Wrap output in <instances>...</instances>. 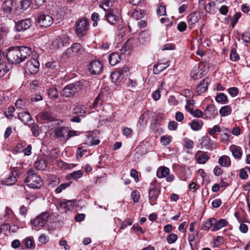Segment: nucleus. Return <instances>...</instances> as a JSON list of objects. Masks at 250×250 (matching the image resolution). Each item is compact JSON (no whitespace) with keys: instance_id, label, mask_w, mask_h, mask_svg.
Returning <instances> with one entry per match:
<instances>
[{"instance_id":"obj_40","label":"nucleus","mask_w":250,"mask_h":250,"mask_svg":"<svg viewBox=\"0 0 250 250\" xmlns=\"http://www.w3.org/2000/svg\"><path fill=\"white\" fill-rule=\"evenodd\" d=\"M215 100L218 103L226 104L228 102V97L224 93H220L216 96Z\"/></svg>"},{"instance_id":"obj_50","label":"nucleus","mask_w":250,"mask_h":250,"mask_svg":"<svg viewBox=\"0 0 250 250\" xmlns=\"http://www.w3.org/2000/svg\"><path fill=\"white\" fill-rule=\"evenodd\" d=\"M172 137L169 136H163L161 137V143L164 146L168 145L171 140Z\"/></svg>"},{"instance_id":"obj_38","label":"nucleus","mask_w":250,"mask_h":250,"mask_svg":"<svg viewBox=\"0 0 250 250\" xmlns=\"http://www.w3.org/2000/svg\"><path fill=\"white\" fill-rule=\"evenodd\" d=\"M211 139L208 136L204 137L202 140V144L205 147L208 149L212 150L214 147L212 146L215 145L210 144Z\"/></svg>"},{"instance_id":"obj_23","label":"nucleus","mask_w":250,"mask_h":250,"mask_svg":"<svg viewBox=\"0 0 250 250\" xmlns=\"http://www.w3.org/2000/svg\"><path fill=\"white\" fill-rule=\"evenodd\" d=\"M204 73L199 69V67L195 66L190 72V76L194 80H198L201 78Z\"/></svg>"},{"instance_id":"obj_62","label":"nucleus","mask_w":250,"mask_h":250,"mask_svg":"<svg viewBox=\"0 0 250 250\" xmlns=\"http://www.w3.org/2000/svg\"><path fill=\"white\" fill-rule=\"evenodd\" d=\"M185 146L188 149H191L194 146V142L188 139H186L184 140Z\"/></svg>"},{"instance_id":"obj_13","label":"nucleus","mask_w":250,"mask_h":250,"mask_svg":"<svg viewBox=\"0 0 250 250\" xmlns=\"http://www.w3.org/2000/svg\"><path fill=\"white\" fill-rule=\"evenodd\" d=\"M39 66L38 61L36 59L32 58L26 62L25 69L30 74H36L39 70Z\"/></svg>"},{"instance_id":"obj_30","label":"nucleus","mask_w":250,"mask_h":250,"mask_svg":"<svg viewBox=\"0 0 250 250\" xmlns=\"http://www.w3.org/2000/svg\"><path fill=\"white\" fill-rule=\"evenodd\" d=\"M83 172L81 170L74 171L67 175V178L69 180H77L83 176Z\"/></svg>"},{"instance_id":"obj_6","label":"nucleus","mask_w":250,"mask_h":250,"mask_svg":"<svg viewBox=\"0 0 250 250\" xmlns=\"http://www.w3.org/2000/svg\"><path fill=\"white\" fill-rule=\"evenodd\" d=\"M48 217V212L45 211L42 212L31 221L32 228L34 227L35 229L38 230L44 227L47 221Z\"/></svg>"},{"instance_id":"obj_10","label":"nucleus","mask_w":250,"mask_h":250,"mask_svg":"<svg viewBox=\"0 0 250 250\" xmlns=\"http://www.w3.org/2000/svg\"><path fill=\"white\" fill-rule=\"evenodd\" d=\"M106 21L112 25L115 24L120 19V14L116 9H110L106 12Z\"/></svg>"},{"instance_id":"obj_4","label":"nucleus","mask_w":250,"mask_h":250,"mask_svg":"<svg viewBox=\"0 0 250 250\" xmlns=\"http://www.w3.org/2000/svg\"><path fill=\"white\" fill-rule=\"evenodd\" d=\"M75 30L76 35L79 37L85 36L89 29V22L86 18H83L77 21L75 23Z\"/></svg>"},{"instance_id":"obj_51","label":"nucleus","mask_w":250,"mask_h":250,"mask_svg":"<svg viewBox=\"0 0 250 250\" xmlns=\"http://www.w3.org/2000/svg\"><path fill=\"white\" fill-rule=\"evenodd\" d=\"M230 59L232 61L236 62L239 59V56L236 52V49L232 48L230 53Z\"/></svg>"},{"instance_id":"obj_53","label":"nucleus","mask_w":250,"mask_h":250,"mask_svg":"<svg viewBox=\"0 0 250 250\" xmlns=\"http://www.w3.org/2000/svg\"><path fill=\"white\" fill-rule=\"evenodd\" d=\"M178 239L177 235L175 233H171L167 237V240L169 244H172L176 241Z\"/></svg>"},{"instance_id":"obj_20","label":"nucleus","mask_w":250,"mask_h":250,"mask_svg":"<svg viewBox=\"0 0 250 250\" xmlns=\"http://www.w3.org/2000/svg\"><path fill=\"white\" fill-rule=\"evenodd\" d=\"M208 84L209 80L208 79L203 80L196 88V91L198 94L200 95L205 92L208 88Z\"/></svg>"},{"instance_id":"obj_44","label":"nucleus","mask_w":250,"mask_h":250,"mask_svg":"<svg viewBox=\"0 0 250 250\" xmlns=\"http://www.w3.org/2000/svg\"><path fill=\"white\" fill-rule=\"evenodd\" d=\"M188 234V240L189 242H194L199 240V233L198 231L191 232Z\"/></svg>"},{"instance_id":"obj_11","label":"nucleus","mask_w":250,"mask_h":250,"mask_svg":"<svg viewBox=\"0 0 250 250\" xmlns=\"http://www.w3.org/2000/svg\"><path fill=\"white\" fill-rule=\"evenodd\" d=\"M37 23L41 27L47 28L53 22V18L48 14H41L37 19Z\"/></svg>"},{"instance_id":"obj_54","label":"nucleus","mask_w":250,"mask_h":250,"mask_svg":"<svg viewBox=\"0 0 250 250\" xmlns=\"http://www.w3.org/2000/svg\"><path fill=\"white\" fill-rule=\"evenodd\" d=\"M228 92L231 97H234L238 95L239 90L236 87H232L229 88L228 89Z\"/></svg>"},{"instance_id":"obj_49","label":"nucleus","mask_w":250,"mask_h":250,"mask_svg":"<svg viewBox=\"0 0 250 250\" xmlns=\"http://www.w3.org/2000/svg\"><path fill=\"white\" fill-rule=\"evenodd\" d=\"M59 156V153L58 151L56 149H52L50 153L49 154V159L51 161L53 162L55 159H56Z\"/></svg>"},{"instance_id":"obj_24","label":"nucleus","mask_w":250,"mask_h":250,"mask_svg":"<svg viewBox=\"0 0 250 250\" xmlns=\"http://www.w3.org/2000/svg\"><path fill=\"white\" fill-rule=\"evenodd\" d=\"M215 221V218H210L202 222L201 229L204 230H208L211 227H213V221Z\"/></svg>"},{"instance_id":"obj_1","label":"nucleus","mask_w":250,"mask_h":250,"mask_svg":"<svg viewBox=\"0 0 250 250\" xmlns=\"http://www.w3.org/2000/svg\"><path fill=\"white\" fill-rule=\"evenodd\" d=\"M7 60L12 63H20L23 62L32 54V49L28 46H12L6 51Z\"/></svg>"},{"instance_id":"obj_29","label":"nucleus","mask_w":250,"mask_h":250,"mask_svg":"<svg viewBox=\"0 0 250 250\" xmlns=\"http://www.w3.org/2000/svg\"><path fill=\"white\" fill-rule=\"evenodd\" d=\"M73 113L78 116L83 117L86 114V107L82 105L76 106L73 108Z\"/></svg>"},{"instance_id":"obj_7","label":"nucleus","mask_w":250,"mask_h":250,"mask_svg":"<svg viewBox=\"0 0 250 250\" xmlns=\"http://www.w3.org/2000/svg\"><path fill=\"white\" fill-rule=\"evenodd\" d=\"M129 69L127 66L119 68L111 74V79L113 82L116 84L119 83L124 79Z\"/></svg>"},{"instance_id":"obj_35","label":"nucleus","mask_w":250,"mask_h":250,"mask_svg":"<svg viewBox=\"0 0 250 250\" xmlns=\"http://www.w3.org/2000/svg\"><path fill=\"white\" fill-rule=\"evenodd\" d=\"M74 203L75 202L73 200H64L60 203V206L62 208L69 210L73 208Z\"/></svg>"},{"instance_id":"obj_63","label":"nucleus","mask_w":250,"mask_h":250,"mask_svg":"<svg viewBox=\"0 0 250 250\" xmlns=\"http://www.w3.org/2000/svg\"><path fill=\"white\" fill-rule=\"evenodd\" d=\"M140 197V193L138 191L134 190V191H132V192L131 193V198L133 199L134 202H135V203L138 202Z\"/></svg>"},{"instance_id":"obj_45","label":"nucleus","mask_w":250,"mask_h":250,"mask_svg":"<svg viewBox=\"0 0 250 250\" xmlns=\"http://www.w3.org/2000/svg\"><path fill=\"white\" fill-rule=\"evenodd\" d=\"M71 184V182L62 184L61 185H60L56 188L55 192L57 193H61L63 190L65 189L66 188L69 187Z\"/></svg>"},{"instance_id":"obj_2","label":"nucleus","mask_w":250,"mask_h":250,"mask_svg":"<svg viewBox=\"0 0 250 250\" xmlns=\"http://www.w3.org/2000/svg\"><path fill=\"white\" fill-rule=\"evenodd\" d=\"M77 135L76 131L70 130L68 128L61 126L54 131V136L61 141H66L70 137Z\"/></svg>"},{"instance_id":"obj_9","label":"nucleus","mask_w":250,"mask_h":250,"mask_svg":"<svg viewBox=\"0 0 250 250\" xmlns=\"http://www.w3.org/2000/svg\"><path fill=\"white\" fill-rule=\"evenodd\" d=\"M170 170L168 168L161 166L157 170V176L158 178L166 177V180L168 182H172L175 177L173 174H170Z\"/></svg>"},{"instance_id":"obj_34","label":"nucleus","mask_w":250,"mask_h":250,"mask_svg":"<svg viewBox=\"0 0 250 250\" xmlns=\"http://www.w3.org/2000/svg\"><path fill=\"white\" fill-rule=\"evenodd\" d=\"M17 181L16 177L13 173H11L8 177L2 180L3 184L6 186H10L14 184Z\"/></svg>"},{"instance_id":"obj_3","label":"nucleus","mask_w":250,"mask_h":250,"mask_svg":"<svg viewBox=\"0 0 250 250\" xmlns=\"http://www.w3.org/2000/svg\"><path fill=\"white\" fill-rule=\"evenodd\" d=\"M26 184L32 188H40L43 185L41 178L33 171H28L27 176L24 180Z\"/></svg>"},{"instance_id":"obj_15","label":"nucleus","mask_w":250,"mask_h":250,"mask_svg":"<svg viewBox=\"0 0 250 250\" xmlns=\"http://www.w3.org/2000/svg\"><path fill=\"white\" fill-rule=\"evenodd\" d=\"M103 68V64L97 60L90 62L88 65V69L90 74L92 75L99 74Z\"/></svg>"},{"instance_id":"obj_61","label":"nucleus","mask_w":250,"mask_h":250,"mask_svg":"<svg viewBox=\"0 0 250 250\" xmlns=\"http://www.w3.org/2000/svg\"><path fill=\"white\" fill-rule=\"evenodd\" d=\"M178 127V124L174 121H171L168 123L167 127L170 130H175Z\"/></svg>"},{"instance_id":"obj_18","label":"nucleus","mask_w":250,"mask_h":250,"mask_svg":"<svg viewBox=\"0 0 250 250\" xmlns=\"http://www.w3.org/2000/svg\"><path fill=\"white\" fill-rule=\"evenodd\" d=\"M200 19V15L198 12L193 11L189 14L187 18V22L189 27L191 28V26L197 22Z\"/></svg>"},{"instance_id":"obj_32","label":"nucleus","mask_w":250,"mask_h":250,"mask_svg":"<svg viewBox=\"0 0 250 250\" xmlns=\"http://www.w3.org/2000/svg\"><path fill=\"white\" fill-rule=\"evenodd\" d=\"M14 0H5L2 4V9L6 12H10L12 10Z\"/></svg>"},{"instance_id":"obj_37","label":"nucleus","mask_w":250,"mask_h":250,"mask_svg":"<svg viewBox=\"0 0 250 250\" xmlns=\"http://www.w3.org/2000/svg\"><path fill=\"white\" fill-rule=\"evenodd\" d=\"M167 67L164 63L155 64L153 67V72L154 74H159Z\"/></svg>"},{"instance_id":"obj_21","label":"nucleus","mask_w":250,"mask_h":250,"mask_svg":"<svg viewBox=\"0 0 250 250\" xmlns=\"http://www.w3.org/2000/svg\"><path fill=\"white\" fill-rule=\"evenodd\" d=\"M229 149L234 158L237 159H240L241 158L242 150L240 146L232 145L229 147Z\"/></svg>"},{"instance_id":"obj_64","label":"nucleus","mask_w":250,"mask_h":250,"mask_svg":"<svg viewBox=\"0 0 250 250\" xmlns=\"http://www.w3.org/2000/svg\"><path fill=\"white\" fill-rule=\"evenodd\" d=\"M187 26L186 23L184 21L180 22L177 25V29L180 32H183L187 29Z\"/></svg>"},{"instance_id":"obj_26","label":"nucleus","mask_w":250,"mask_h":250,"mask_svg":"<svg viewBox=\"0 0 250 250\" xmlns=\"http://www.w3.org/2000/svg\"><path fill=\"white\" fill-rule=\"evenodd\" d=\"M120 60V54L118 53H113L108 57L109 62L112 66L116 65Z\"/></svg>"},{"instance_id":"obj_8","label":"nucleus","mask_w":250,"mask_h":250,"mask_svg":"<svg viewBox=\"0 0 250 250\" xmlns=\"http://www.w3.org/2000/svg\"><path fill=\"white\" fill-rule=\"evenodd\" d=\"M81 89V86L77 84H70L64 87L62 94L66 98L72 97Z\"/></svg>"},{"instance_id":"obj_52","label":"nucleus","mask_w":250,"mask_h":250,"mask_svg":"<svg viewBox=\"0 0 250 250\" xmlns=\"http://www.w3.org/2000/svg\"><path fill=\"white\" fill-rule=\"evenodd\" d=\"M203 3V5L204 6V9L205 11L207 12H210L212 10V7H214L215 4L212 2H209L207 5L204 6V0H200V4Z\"/></svg>"},{"instance_id":"obj_5","label":"nucleus","mask_w":250,"mask_h":250,"mask_svg":"<svg viewBox=\"0 0 250 250\" xmlns=\"http://www.w3.org/2000/svg\"><path fill=\"white\" fill-rule=\"evenodd\" d=\"M83 51L82 46L79 43H74L70 47L68 48L63 53V56L66 58H73L80 54Z\"/></svg>"},{"instance_id":"obj_14","label":"nucleus","mask_w":250,"mask_h":250,"mask_svg":"<svg viewBox=\"0 0 250 250\" xmlns=\"http://www.w3.org/2000/svg\"><path fill=\"white\" fill-rule=\"evenodd\" d=\"M69 38L67 36H58L53 39L52 45L57 49L62 47L64 45L69 44Z\"/></svg>"},{"instance_id":"obj_33","label":"nucleus","mask_w":250,"mask_h":250,"mask_svg":"<svg viewBox=\"0 0 250 250\" xmlns=\"http://www.w3.org/2000/svg\"><path fill=\"white\" fill-rule=\"evenodd\" d=\"M18 116L19 119L25 124L31 120V116L28 112L20 113Z\"/></svg>"},{"instance_id":"obj_28","label":"nucleus","mask_w":250,"mask_h":250,"mask_svg":"<svg viewBox=\"0 0 250 250\" xmlns=\"http://www.w3.org/2000/svg\"><path fill=\"white\" fill-rule=\"evenodd\" d=\"M219 164L224 167H229L231 165V161L229 157L227 155L220 157L218 160Z\"/></svg>"},{"instance_id":"obj_48","label":"nucleus","mask_w":250,"mask_h":250,"mask_svg":"<svg viewBox=\"0 0 250 250\" xmlns=\"http://www.w3.org/2000/svg\"><path fill=\"white\" fill-rule=\"evenodd\" d=\"M190 113L196 118H202L204 115V113L200 109L190 110Z\"/></svg>"},{"instance_id":"obj_59","label":"nucleus","mask_w":250,"mask_h":250,"mask_svg":"<svg viewBox=\"0 0 250 250\" xmlns=\"http://www.w3.org/2000/svg\"><path fill=\"white\" fill-rule=\"evenodd\" d=\"M132 130L128 127H125L123 129V134L127 138L130 137L132 136Z\"/></svg>"},{"instance_id":"obj_12","label":"nucleus","mask_w":250,"mask_h":250,"mask_svg":"<svg viewBox=\"0 0 250 250\" xmlns=\"http://www.w3.org/2000/svg\"><path fill=\"white\" fill-rule=\"evenodd\" d=\"M160 193V188L155 182H152L148 190V198L150 202L157 200Z\"/></svg>"},{"instance_id":"obj_36","label":"nucleus","mask_w":250,"mask_h":250,"mask_svg":"<svg viewBox=\"0 0 250 250\" xmlns=\"http://www.w3.org/2000/svg\"><path fill=\"white\" fill-rule=\"evenodd\" d=\"M47 162L43 159H39L34 163V167L39 170H43L47 167Z\"/></svg>"},{"instance_id":"obj_46","label":"nucleus","mask_w":250,"mask_h":250,"mask_svg":"<svg viewBox=\"0 0 250 250\" xmlns=\"http://www.w3.org/2000/svg\"><path fill=\"white\" fill-rule=\"evenodd\" d=\"M24 243L26 248L28 249H32L35 247L34 242L33 239L30 238H25L24 240Z\"/></svg>"},{"instance_id":"obj_39","label":"nucleus","mask_w":250,"mask_h":250,"mask_svg":"<svg viewBox=\"0 0 250 250\" xmlns=\"http://www.w3.org/2000/svg\"><path fill=\"white\" fill-rule=\"evenodd\" d=\"M104 98V95L102 92H100L94 101L92 108H96L99 104H101L103 102Z\"/></svg>"},{"instance_id":"obj_17","label":"nucleus","mask_w":250,"mask_h":250,"mask_svg":"<svg viewBox=\"0 0 250 250\" xmlns=\"http://www.w3.org/2000/svg\"><path fill=\"white\" fill-rule=\"evenodd\" d=\"M204 114L207 118L211 119L218 115V111L215 105L210 104L206 108Z\"/></svg>"},{"instance_id":"obj_57","label":"nucleus","mask_w":250,"mask_h":250,"mask_svg":"<svg viewBox=\"0 0 250 250\" xmlns=\"http://www.w3.org/2000/svg\"><path fill=\"white\" fill-rule=\"evenodd\" d=\"M221 130L220 127L218 125H215L212 128H209L208 130V134L210 135H213L216 132H220Z\"/></svg>"},{"instance_id":"obj_27","label":"nucleus","mask_w":250,"mask_h":250,"mask_svg":"<svg viewBox=\"0 0 250 250\" xmlns=\"http://www.w3.org/2000/svg\"><path fill=\"white\" fill-rule=\"evenodd\" d=\"M150 35L146 31L141 32L139 35L138 40L139 42L142 44L146 43L149 42Z\"/></svg>"},{"instance_id":"obj_42","label":"nucleus","mask_w":250,"mask_h":250,"mask_svg":"<svg viewBox=\"0 0 250 250\" xmlns=\"http://www.w3.org/2000/svg\"><path fill=\"white\" fill-rule=\"evenodd\" d=\"M31 129L33 136L37 137L40 134V129L36 124L33 123L31 126Z\"/></svg>"},{"instance_id":"obj_58","label":"nucleus","mask_w":250,"mask_h":250,"mask_svg":"<svg viewBox=\"0 0 250 250\" xmlns=\"http://www.w3.org/2000/svg\"><path fill=\"white\" fill-rule=\"evenodd\" d=\"M15 111V108L14 106H10L8 108L7 111L5 112V115L6 117L11 119L13 116V113Z\"/></svg>"},{"instance_id":"obj_43","label":"nucleus","mask_w":250,"mask_h":250,"mask_svg":"<svg viewBox=\"0 0 250 250\" xmlns=\"http://www.w3.org/2000/svg\"><path fill=\"white\" fill-rule=\"evenodd\" d=\"M56 163L58 167L61 169H66L71 168V167L69 164L66 163L61 160H57Z\"/></svg>"},{"instance_id":"obj_22","label":"nucleus","mask_w":250,"mask_h":250,"mask_svg":"<svg viewBox=\"0 0 250 250\" xmlns=\"http://www.w3.org/2000/svg\"><path fill=\"white\" fill-rule=\"evenodd\" d=\"M228 224V221L225 219H221L219 220H217L215 219V221H213V227L211 229L212 231H216L224 227H225Z\"/></svg>"},{"instance_id":"obj_25","label":"nucleus","mask_w":250,"mask_h":250,"mask_svg":"<svg viewBox=\"0 0 250 250\" xmlns=\"http://www.w3.org/2000/svg\"><path fill=\"white\" fill-rule=\"evenodd\" d=\"M39 116L42 120L52 122L55 120V117L52 113L48 111H43L39 114Z\"/></svg>"},{"instance_id":"obj_56","label":"nucleus","mask_w":250,"mask_h":250,"mask_svg":"<svg viewBox=\"0 0 250 250\" xmlns=\"http://www.w3.org/2000/svg\"><path fill=\"white\" fill-rule=\"evenodd\" d=\"M48 95L52 98H58V91L56 88L51 87L48 90Z\"/></svg>"},{"instance_id":"obj_16","label":"nucleus","mask_w":250,"mask_h":250,"mask_svg":"<svg viewBox=\"0 0 250 250\" xmlns=\"http://www.w3.org/2000/svg\"><path fill=\"white\" fill-rule=\"evenodd\" d=\"M31 25L30 19L20 20L16 22L15 30L18 32H22L29 28Z\"/></svg>"},{"instance_id":"obj_47","label":"nucleus","mask_w":250,"mask_h":250,"mask_svg":"<svg viewBox=\"0 0 250 250\" xmlns=\"http://www.w3.org/2000/svg\"><path fill=\"white\" fill-rule=\"evenodd\" d=\"M246 170H248L250 171V167H246L245 168L241 169L240 170L239 176L241 179H246L248 178V175Z\"/></svg>"},{"instance_id":"obj_41","label":"nucleus","mask_w":250,"mask_h":250,"mask_svg":"<svg viewBox=\"0 0 250 250\" xmlns=\"http://www.w3.org/2000/svg\"><path fill=\"white\" fill-rule=\"evenodd\" d=\"M220 114L222 116H226L230 114L231 108L229 105H225L221 108L219 110Z\"/></svg>"},{"instance_id":"obj_19","label":"nucleus","mask_w":250,"mask_h":250,"mask_svg":"<svg viewBox=\"0 0 250 250\" xmlns=\"http://www.w3.org/2000/svg\"><path fill=\"white\" fill-rule=\"evenodd\" d=\"M209 158L207 152H202L200 150L197 151L195 155V159L199 164H205Z\"/></svg>"},{"instance_id":"obj_60","label":"nucleus","mask_w":250,"mask_h":250,"mask_svg":"<svg viewBox=\"0 0 250 250\" xmlns=\"http://www.w3.org/2000/svg\"><path fill=\"white\" fill-rule=\"evenodd\" d=\"M29 0H21V7L23 10H26L30 6Z\"/></svg>"},{"instance_id":"obj_55","label":"nucleus","mask_w":250,"mask_h":250,"mask_svg":"<svg viewBox=\"0 0 250 250\" xmlns=\"http://www.w3.org/2000/svg\"><path fill=\"white\" fill-rule=\"evenodd\" d=\"M157 13L160 16L166 15V7L164 5H160L157 9Z\"/></svg>"},{"instance_id":"obj_31","label":"nucleus","mask_w":250,"mask_h":250,"mask_svg":"<svg viewBox=\"0 0 250 250\" xmlns=\"http://www.w3.org/2000/svg\"><path fill=\"white\" fill-rule=\"evenodd\" d=\"M203 123L201 120H193L190 123L191 128L194 131H198L202 128Z\"/></svg>"}]
</instances>
